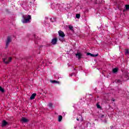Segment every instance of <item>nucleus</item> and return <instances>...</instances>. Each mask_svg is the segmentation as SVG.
I'll use <instances>...</instances> for the list:
<instances>
[{
  "instance_id": "f257e3e1",
  "label": "nucleus",
  "mask_w": 129,
  "mask_h": 129,
  "mask_svg": "<svg viewBox=\"0 0 129 129\" xmlns=\"http://www.w3.org/2000/svg\"><path fill=\"white\" fill-rule=\"evenodd\" d=\"M23 18L22 23L23 24H27V23L31 22V19H32V17L30 15H25L23 16Z\"/></svg>"
},
{
  "instance_id": "f03ea898",
  "label": "nucleus",
  "mask_w": 129,
  "mask_h": 129,
  "mask_svg": "<svg viewBox=\"0 0 129 129\" xmlns=\"http://www.w3.org/2000/svg\"><path fill=\"white\" fill-rule=\"evenodd\" d=\"M58 35L59 36V41H61V42H63L64 41V37H65V34H64V32L63 31L59 30L58 31Z\"/></svg>"
},
{
  "instance_id": "7ed1b4c3",
  "label": "nucleus",
  "mask_w": 129,
  "mask_h": 129,
  "mask_svg": "<svg viewBox=\"0 0 129 129\" xmlns=\"http://www.w3.org/2000/svg\"><path fill=\"white\" fill-rule=\"evenodd\" d=\"M51 8L52 10H59V9H60V5L52 3L51 4Z\"/></svg>"
},
{
  "instance_id": "20e7f679",
  "label": "nucleus",
  "mask_w": 129,
  "mask_h": 129,
  "mask_svg": "<svg viewBox=\"0 0 129 129\" xmlns=\"http://www.w3.org/2000/svg\"><path fill=\"white\" fill-rule=\"evenodd\" d=\"M11 41L12 40L11 39V37H8L6 41V48H8V47H9V45H10V43H11Z\"/></svg>"
},
{
  "instance_id": "39448f33",
  "label": "nucleus",
  "mask_w": 129,
  "mask_h": 129,
  "mask_svg": "<svg viewBox=\"0 0 129 129\" xmlns=\"http://www.w3.org/2000/svg\"><path fill=\"white\" fill-rule=\"evenodd\" d=\"M82 56H83V55L82 54V53L81 52H77L76 54V56L78 59H81V58H82Z\"/></svg>"
},
{
  "instance_id": "423d86ee",
  "label": "nucleus",
  "mask_w": 129,
  "mask_h": 129,
  "mask_svg": "<svg viewBox=\"0 0 129 129\" xmlns=\"http://www.w3.org/2000/svg\"><path fill=\"white\" fill-rule=\"evenodd\" d=\"M3 62H4L5 64H9V62L12 61V57H9V61H6V60H7V58H3Z\"/></svg>"
},
{
  "instance_id": "0eeeda50",
  "label": "nucleus",
  "mask_w": 129,
  "mask_h": 129,
  "mask_svg": "<svg viewBox=\"0 0 129 129\" xmlns=\"http://www.w3.org/2000/svg\"><path fill=\"white\" fill-rule=\"evenodd\" d=\"M51 44H52V45H56V44H57V38H53L51 41Z\"/></svg>"
},
{
  "instance_id": "6e6552de",
  "label": "nucleus",
  "mask_w": 129,
  "mask_h": 129,
  "mask_svg": "<svg viewBox=\"0 0 129 129\" xmlns=\"http://www.w3.org/2000/svg\"><path fill=\"white\" fill-rule=\"evenodd\" d=\"M87 55L88 56L89 55H90V56H91V57H97V56H98V54H91V53H89V52H88V53H87Z\"/></svg>"
},
{
  "instance_id": "1a4fd4ad",
  "label": "nucleus",
  "mask_w": 129,
  "mask_h": 129,
  "mask_svg": "<svg viewBox=\"0 0 129 129\" xmlns=\"http://www.w3.org/2000/svg\"><path fill=\"white\" fill-rule=\"evenodd\" d=\"M36 95H37V94L36 93L32 94V95L30 97V99L31 100L35 99V97H36Z\"/></svg>"
},
{
  "instance_id": "9d476101",
  "label": "nucleus",
  "mask_w": 129,
  "mask_h": 129,
  "mask_svg": "<svg viewBox=\"0 0 129 129\" xmlns=\"http://www.w3.org/2000/svg\"><path fill=\"white\" fill-rule=\"evenodd\" d=\"M21 120L23 122H28V121H29V120H28V119H27V118H26L25 117H22Z\"/></svg>"
},
{
  "instance_id": "9b49d317",
  "label": "nucleus",
  "mask_w": 129,
  "mask_h": 129,
  "mask_svg": "<svg viewBox=\"0 0 129 129\" xmlns=\"http://www.w3.org/2000/svg\"><path fill=\"white\" fill-rule=\"evenodd\" d=\"M8 124V122H7L6 120H3L2 122V126H6Z\"/></svg>"
},
{
  "instance_id": "f8f14e48",
  "label": "nucleus",
  "mask_w": 129,
  "mask_h": 129,
  "mask_svg": "<svg viewBox=\"0 0 129 129\" xmlns=\"http://www.w3.org/2000/svg\"><path fill=\"white\" fill-rule=\"evenodd\" d=\"M117 71H118V69L115 68L114 69H113L112 70V72L113 73H116V72H117Z\"/></svg>"
},
{
  "instance_id": "ddd939ff",
  "label": "nucleus",
  "mask_w": 129,
  "mask_h": 129,
  "mask_svg": "<svg viewBox=\"0 0 129 129\" xmlns=\"http://www.w3.org/2000/svg\"><path fill=\"white\" fill-rule=\"evenodd\" d=\"M62 118H63V117H62V115H59L58 118V121L59 122L61 121V120H62Z\"/></svg>"
},
{
  "instance_id": "4468645a",
  "label": "nucleus",
  "mask_w": 129,
  "mask_h": 129,
  "mask_svg": "<svg viewBox=\"0 0 129 129\" xmlns=\"http://www.w3.org/2000/svg\"><path fill=\"white\" fill-rule=\"evenodd\" d=\"M50 82H51V83H59V82L55 80L50 81Z\"/></svg>"
},
{
  "instance_id": "2eb2a0df",
  "label": "nucleus",
  "mask_w": 129,
  "mask_h": 129,
  "mask_svg": "<svg viewBox=\"0 0 129 129\" xmlns=\"http://www.w3.org/2000/svg\"><path fill=\"white\" fill-rule=\"evenodd\" d=\"M0 91H1V92H5V90L1 86H0Z\"/></svg>"
},
{
  "instance_id": "dca6fc26",
  "label": "nucleus",
  "mask_w": 129,
  "mask_h": 129,
  "mask_svg": "<svg viewBox=\"0 0 129 129\" xmlns=\"http://www.w3.org/2000/svg\"><path fill=\"white\" fill-rule=\"evenodd\" d=\"M69 28L70 30H71V31H73V26H72L71 25H69Z\"/></svg>"
},
{
  "instance_id": "f3484780",
  "label": "nucleus",
  "mask_w": 129,
  "mask_h": 129,
  "mask_svg": "<svg viewBox=\"0 0 129 129\" xmlns=\"http://www.w3.org/2000/svg\"><path fill=\"white\" fill-rule=\"evenodd\" d=\"M76 18H77V19H80V15L76 14Z\"/></svg>"
},
{
  "instance_id": "a211bd4d",
  "label": "nucleus",
  "mask_w": 129,
  "mask_h": 129,
  "mask_svg": "<svg viewBox=\"0 0 129 129\" xmlns=\"http://www.w3.org/2000/svg\"><path fill=\"white\" fill-rule=\"evenodd\" d=\"M97 108H101V106H100V105L98 103L97 104Z\"/></svg>"
},
{
  "instance_id": "6ab92c4d",
  "label": "nucleus",
  "mask_w": 129,
  "mask_h": 129,
  "mask_svg": "<svg viewBox=\"0 0 129 129\" xmlns=\"http://www.w3.org/2000/svg\"><path fill=\"white\" fill-rule=\"evenodd\" d=\"M22 3H23V4H22L23 6L24 4H26V3H27V0H22Z\"/></svg>"
},
{
  "instance_id": "aec40b11",
  "label": "nucleus",
  "mask_w": 129,
  "mask_h": 129,
  "mask_svg": "<svg viewBox=\"0 0 129 129\" xmlns=\"http://www.w3.org/2000/svg\"><path fill=\"white\" fill-rule=\"evenodd\" d=\"M126 10H129V5H125Z\"/></svg>"
},
{
  "instance_id": "412c9836",
  "label": "nucleus",
  "mask_w": 129,
  "mask_h": 129,
  "mask_svg": "<svg viewBox=\"0 0 129 129\" xmlns=\"http://www.w3.org/2000/svg\"><path fill=\"white\" fill-rule=\"evenodd\" d=\"M115 82H116L117 83H119L120 82V80H115Z\"/></svg>"
},
{
  "instance_id": "4be33fe9",
  "label": "nucleus",
  "mask_w": 129,
  "mask_h": 129,
  "mask_svg": "<svg viewBox=\"0 0 129 129\" xmlns=\"http://www.w3.org/2000/svg\"><path fill=\"white\" fill-rule=\"evenodd\" d=\"M53 105L52 104V103H49V104H48V106L49 107H52V106Z\"/></svg>"
},
{
  "instance_id": "5701e85b",
  "label": "nucleus",
  "mask_w": 129,
  "mask_h": 129,
  "mask_svg": "<svg viewBox=\"0 0 129 129\" xmlns=\"http://www.w3.org/2000/svg\"><path fill=\"white\" fill-rule=\"evenodd\" d=\"M125 54H129V52L128 50L127 49H126L125 51Z\"/></svg>"
},
{
  "instance_id": "b1692460",
  "label": "nucleus",
  "mask_w": 129,
  "mask_h": 129,
  "mask_svg": "<svg viewBox=\"0 0 129 129\" xmlns=\"http://www.w3.org/2000/svg\"><path fill=\"white\" fill-rule=\"evenodd\" d=\"M74 74H70V76L71 77H72V76H73V75H74Z\"/></svg>"
},
{
  "instance_id": "393cba45",
  "label": "nucleus",
  "mask_w": 129,
  "mask_h": 129,
  "mask_svg": "<svg viewBox=\"0 0 129 129\" xmlns=\"http://www.w3.org/2000/svg\"><path fill=\"white\" fill-rule=\"evenodd\" d=\"M104 117V115H101V116H100V117L101 118H102V117Z\"/></svg>"
},
{
  "instance_id": "a878e982",
  "label": "nucleus",
  "mask_w": 129,
  "mask_h": 129,
  "mask_svg": "<svg viewBox=\"0 0 129 129\" xmlns=\"http://www.w3.org/2000/svg\"><path fill=\"white\" fill-rule=\"evenodd\" d=\"M126 80H127V79H128V76H126Z\"/></svg>"
},
{
  "instance_id": "bb28decb",
  "label": "nucleus",
  "mask_w": 129,
  "mask_h": 129,
  "mask_svg": "<svg viewBox=\"0 0 129 129\" xmlns=\"http://www.w3.org/2000/svg\"><path fill=\"white\" fill-rule=\"evenodd\" d=\"M62 115H65V113L63 112L62 113Z\"/></svg>"
},
{
  "instance_id": "cd10ccee",
  "label": "nucleus",
  "mask_w": 129,
  "mask_h": 129,
  "mask_svg": "<svg viewBox=\"0 0 129 129\" xmlns=\"http://www.w3.org/2000/svg\"><path fill=\"white\" fill-rule=\"evenodd\" d=\"M77 120H79V118H77Z\"/></svg>"
},
{
  "instance_id": "c85d7f7f",
  "label": "nucleus",
  "mask_w": 129,
  "mask_h": 129,
  "mask_svg": "<svg viewBox=\"0 0 129 129\" xmlns=\"http://www.w3.org/2000/svg\"><path fill=\"white\" fill-rule=\"evenodd\" d=\"M80 116H81V118H82V116L80 115Z\"/></svg>"
},
{
  "instance_id": "c756f323",
  "label": "nucleus",
  "mask_w": 129,
  "mask_h": 129,
  "mask_svg": "<svg viewBox=\"0 0 129 129\" xmlns=\"http://www.w3.org/2000/svg\"><path fill=\"white\" fill-rule=\"evenodd\" d=\"M50 21H51V22H52V18L50 19Z\"/></svg>"
},
{
  "instance_id": "7c9ffc66",
  "label": "nucleus",
  "mask_w": 129,
  "mask_h": 129,
  "mask_svg": "<svg viewBox=\"0 0 129 129\" xmlns=\"http://www.w3.org/2000/svg\"><path fill=\"white\" fill-rule=\"evenodd\" d=\"M111 128H112V127H110Z\"/></svg>"
},
{
  "instance_id": "2f4dec72",
  "label": "nucleus",
  "mask_w": 129,
  "mask_h": 129,
  "mask_svg": "<svg viewBox=\"0 0 129 129\" xmlns=\"http://www.w3.org/2000/svg\"><path fill=\"white\" fill-rule=\"evenodd\" d=\"M113 101H114V100H113Z\"/></svg>"
},
{
  "instance_id": "473e14b6",
  "label": "nucleus",
  "mask_w": 129,
  "mask_h": 129,
  "mask_svg": "<svg viewBox=\"0 0 129 129\" xmlns=\"http://www.w3.org/2000/svg\"><path fill=\"white\" fill-rule=\"evenodd\" d=\"M123 12H124V10H123Z\"/></svg>"
},
{
  "instance_id": "72a5a7b5",
  "label": "nucleus",
  "mask_w": 129,
  "mask_h": 129,
  "mask_svg": "<svg viewBox=\"0 0 129 129\" xmlns=\"http://www.w3.org/2000/svg\"><path fill=\"white\" fill-rule=\"evenodd\" d=\"M105 122H106V121H105Z\"/></svg>"
}]
</instances>
